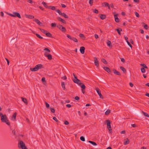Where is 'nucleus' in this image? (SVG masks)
I'll use <instances>...</instances> for the list:
<instances>
[{
  "mask_svg": "<svg viewBox=\"0 0 149 149\" xmlns=\"http://www.w3.org/2000/svg\"><path fill=\"white\" fill-rule=\"evenodd\" d=\"M73 75L74 78V79L73 80V82L79 85L81 88L85 89V85L83 83L81 82V81L77 78V76H75L74 73L73 74Z\"/></svg>",
  "mask_w": 149,
  "mask_h": 149,
  "instance_id": "f257e3e1",
  "label": "nucleus"
},
{
  "mask_svg": "<svg viewBox=\"0 0 149 149\" xmlns=\"http://www.w3.org/2000/svg\"><path fill=\"white\" fill-rule=\"evenodd\" d=\"M0 115L1 117V120L2 122L6 123L9 126H10V123L9 120L7 118V116L6 115H3V114L0 113Z\"/></svg>",
  "mask_w": 149,
  "mask_h": 149,
  "instance_id": "f03ea898",
  "label": "nucleus"
},
{
  "mask_svg": "<svg viewBox=\"0 0 149 149\" xmlns=\"http://www.w3.org/2000/svg\"><path fill=\"white\" fill-rule=\"evenodd\" d=\"M43 65L41 64H39L35 66L34 68H30V70L32 72H35L43 68Z\"/></svg>",
  "mask_w": 149,
  "mask_h": 149,
  "instance_id": "7ed1b4c3",
  "label": "nucleus"
},
{
  "mask_svg": "<svg viewBox=\"0 0 149 149\" xmlns=\"http://www.w3.org/2000/svg\"><path fill=\"white\" fill-rule=\"evenodd\" d=\"M18 147L22 149H25L27 147L26 146L25 144L22 141H19L18 143Z\"/></svg>",
  "mask_w": 149,
  "mask_h": 149,
  "instance_id": "20e7f679",
  "label": "nucleus"
},
{
  "mask_svg": "<svg viewBox=\"0 0 149 149\" xmlns=\"http://www.w3.org/2000/svg\"><path fill=\"white\" fill-rule=\"evenodd\" d=\"M8 15L13 17H17L19 18H21V16L19 13L18 12H14L13 14L9 13Z\"/></svg>",
  "mask_w": 149,
  "mask_h": 149,
  "instance_id": "39448f33",
  "label": "nucleus"
},
{
  "mask_svg": "<svg viewBox=\"0 0 149 149\" xmlns=\"http://www.w3.org/2000/svg\"><path fill=\"white\" fill-rule=\"evenodd\" d=\"M56 26L60 31L63 32H65L66 31V29L65 28L61 25L59 24L57 25Z\"/></svg>",
  "mask_w": 149,
  "mask_h": 149,
  "instance_id": "423d86ee",
  "label": "nucleus"
},
{
  "mask_svg": "<svg viewBox=\"0 0 149 149\" xmlns=\"http://www.w3.org/2000/svg\"><path fill=\"white\" fill-rule=\"evenodd\" d=\"M67 36L68 38H69L70 39V40H73L75 42H78V41L77 40L76 38H74V37H71L69 35H68V34L67 35Z\"/></svg>",
  "mask_w": 149,
  "mask_h": 149,
  "instance_id": "0eeeda50",
  "label": "nucleus"
},
{
  "mask_svg": "<svg viewBox=\"0 0 149 149\" xmlns=\"http://www.w3.org/2000/svg\"><path fill=\"white\" fill-rule=\"evenodd\" d=\"M96 91H97V93L99 95L100 97V98H103L102 95L101 93V91H100V89L98 88H97L96 89Z\"/></svg>",
  "mask_w": 149,
  "mask_h": 149,
  "instance_id": "6e6552de",
  "label": "nucleus"
},
{
  "mask_svg": "<svg viewBox=\"0 0 149 149\" xmlns=\"http://www.w3.org/2000/svg\"><path fill=\"white\" fill-rule=\"evenodd\" d=\"M44 51H45V53L44 54L45 56V53H47V54H49V53L51 52L50 50L47 48H45V49H44Z\"/></svg>",
  "mask_w": 149,
  "mask_h": 149,
  "instance_id": "1a4fd4ad",
  "label": "nucleus"
},
{
  "mask_svg": "<svg viewBox=\"0 0 149 149\" xmlns=\"http://www.w3.org/2000/svg\"><path fill=\"white\" fill-rule=\"evenodd\" d=\"M94 61L95 65L97 67H98L99 66V62L97 58L96 57H94Z\"/></svg>",
  "mask_w": 149,
  "mask_h": 149,
  "instance_id": "9d476101",
  "label": "nucleus"
},
{
  "mask_svg": "<svg viewBox=\"0 0 149 149\" xmlns=\"http://www.w3.org/2000/svg\"><path fill=\"white\" fill-rule=\"evenodd\" d=\"M45 56L47 57L48 59L49 60H51L52 59V56L50 54H47V53H45Z\"/></svg>",
  "mask_w": 149,
  "mask_h": 149,
  "instance_id": "9b49d317",
  "label": "nucleus"
},
{
  "mask_svg": "<svg viewBox=\"0 0 149 149\" xmlns=\"http://www.w3.org/2000/svg\"><path fill=\"white\" fill-rule=\"evenodd\" d=\"M85 48L84 47H81L80 48V51L82 54H84L85 52Z\"/></svg>",
  "mask_w": 149,
  "mask_h": 149,
  "instance_id": "f8f14e48",
  "label": "nucleus"
},
{
  "mask_svg": "<svg viewBox=\"0 0 149 149\" xmlns=\"http://www.w3.org/2000/svg\"><path fill=\"white\" fill-rule=\"evenodd\" d=\"M103 69L105 71H107V72H108L109 73L111 72V70L110 69V68H108V67H104L103 68Z\"/></svg>",
  "mask_w": 149,
  "mask_h": 149,
  "instance_id": "ddd939ff",
  "label": "nucleus"
},
{
  "mask_svg": "<svg viewBox=\"0 0 149 149\" xmlns=\"http://www.w3.org/2000/svg\"><path fill=\"white\" fill-rule=\"evenodd\" d=\"M118 14L114 15V17L115 19V21L116 22H119V19L118 17Z\"/></svg>",
  "mask_w": 149,
  "mask_h": 149,
  "instance_id": "4468645a",
  "label": "nucleus"
},
{
  "mask_svg": "<svg viewBox=\"0 0 149 149\" xmlns=\"http://www.w3.org/2000/svg\"><path fill=\"white\" fill-rule=\"evenodd\" d=\"M17 114V113L16 112H15L14 113L11 118V120H15Z\"/></svg>",
  "mask_w": 149,
  "mask_h": 149,
  "instance_id": "2eb2a0df",
  "label": "nucleus"
},
{
  "mask_svg": "<svg viewBox=\"0 0 149 149\" xmlns=\"http://www.w3.org/2000/svg\"><path fill=\"white\" fill-rule=\"evenodd\" d=\"M57 19L58 21L62 22L63 23L65 24L66 23L65 21L64 20L60 17H58Z\"/></svg>",
  "mask_w": 149,
  "mask_h": 149,
  "instance_id": "dca6fc26",
  "label": "nucleus"
},
{
  "mask_svg": "<svg viewBox=\"0 0 149 149\" xmlns=\"http://www.w3.org/2000/svg\"><path fill=\"white\" fill-rule=\"evenodd\" d=\"M113 71L114 74L119 76H120L121 75V74H120V72H119L117 71L116 70L113 69Z\"/></svg>",
  "mask_w": 149,
  "mask_h": 149,
  "instance_id": "f3484780",
  "label": "nucleus"
},
{
  "mask_svg": "<svg viewBox=\"0 0 149 149\" xmlns=\"http://www.w3.org/2000/svg\"><path fill=\"white\" fill-rule=\"evenodd\" d=\"M35 22H36L37 24L40 25H41L42 24V23L38 19H36L34 20Z\"/></svg>",
  "mask_w": 149,
  "mask_h": 149,
  "instance_id": "a211bd4d",
  "label": "nucleus"
},
{
  "mask_svg": "<svg viewBox=\"0 0 149 149\" xmlns=\"http://www.w3.org/2000/svg\"><path fill=\"white\" fill-rule=\"evenodd\" d=\"M25 16L27 18H29L30 19H32L34 18V17L33 16L31 15H26Z\"/></svg>",
  "mask_w": 149,
  "mask_h": 149,
  "instance_id": "6ab92c4d",
  "label": "nucleus"
},
{
  "mask_svg": "<svg viewBox=\"0 0 149 149\" xmlns=\"http://www.w3.org/2000/svg\"><path fill=\"white\" fill-rule=\"evenodd\" d=\"M115 31H117L118 34L119 35H121V33L120 32V31H122V29L121 28H119L117 29H116Z\"/></svg>",
  "mask_w": 149,
  "mask_h": 149,
  "instance_id": "aec40b11",
  "label": "nucleus"
},
{
  "mask_svg": "<svg viewBox=\"0 0 149 149\" xmlns=\"http://www.w3.org/2000/svg\"><path fill=\"white\" fill-rule=\"evenodd\" d=\"M45 35L47 36L51 37V38H52V34L50 33L49 32H48V31L47 32V33H45Z\"/></svg>",
  "mask_w": 149,
  "mask_h": 149,
  "instance_id": "412c9836",
  "label": "nucleus"
},
{
  "mask_svg": "<svg viewBox=\"0 0 149 149\" xmlns=\"http://www.w3.org/2000/svg\"><path fill=\"white\" fill-rule=\"evenodd\" d=\"M22 101L25 103L26 104H27L28 102H27V99L26 98L22 97Z\"/></svg>",
  "mask_w": 149,
  "mask_h": 149,
  "instance_id": "4be33fe9",
  "label": "nucleus"
},
{
  "mask_svg": "<svg viewBox=\"0 0 149 149\" xmlns=\"http://www.w3.org/2000/svg\"><path fill=\"white\" fill-rule=\"evenodd\" d=\"M39 29L43 33L45 34V33H46L48 32L46 30H45L44 29H42L41 28H39Z\"/></svg>",
  "mask_w": 149,
  "mask_h": 149,
  "instance_id": "5701e85b",
  "label": "nucleus"
},
{
  "mask_svg": "<svg viewBox=\"0 0 149 149\" xmlns=\"http://www.w3.org/2000/svg\"><path fill=\"white\" fill-rule=\"evenodd\" d=\"M102 6L106 7L109 6V4L107 2H104L102 3Z\"/></svg>",
  "mask_w": 149,
  "mask_h": 149,
  "instance_id": "b1692460",
  "label": "nucleus"
},
{
  "mask_svg": "<svg viewBox=\"0 0 149 149\" xmlns=\"http://www.w3.org/2000/svg\"><path fill=\"white\" fill-rule=\"evenodd\" d=\"M107 46L109 47H112L111 43V42L110 40H108L107 42Z\"/></svg>",
  "mask_w": 149,
  "mask_h": 149,
  "instance_id": "393cba45",
  "label": "nucleus"
},
{
  "mask_svg": "<svg viewBox=\"0 0 149 149\" xmlns=\"http://www.w3.org/2000/svg\"><path fill=\"white\" fill-rule=\"evenodd\" d=\"M120 68L124 73L126 72V70L122 66H120Z\"/></svg>",
  "mask_w": 149,
  "mask_h": 149,
  "instance_id": "a878e982",
  "label": "nucleus"
},
{
  "mask_svg": "<svg viewBox=\"0 0 149 149\" xmlns=\"http://www.w3.org/2000/svg\"><path fill=\"white\" fill-rule=\"evenodd\" d=\"M106 15H105L101 14L100 16V18L102 19H104L106 18Z\"/></svg>",
  "mask_w": 149,
  "mask_h": 149,
  "instance_id": "bb28decb",
  "label": "nucleus"
},
{
  "mask_svg": "<svg viewBox=\"0 0 149 149\" xmlns=\"http://www.w3.org/2000/svg\"><path fill=\"white\" fill-rule=\"evenodd\" d=\"M88 142L89 143H91V144L92 145H93V146H95L97 145V144H96V143L94 141H88Z\"/></svg>",
  "mask_w": 149,
  "mask_h": 149,
  "instance_id": "cd10ccee",
  "label": "nucleus"
},
{
  "mask_svg": "<svg viewBox=\"0 0 149 149\" xmlns=\"http://www.w3.org/2000/svg\"><path fill=\"white\" fill-rule=\"evenodd\" d=\"M130 143V141L128 139H127V141H125L124 142V144L125 145H127V144H129Z\"/></svg>",
  "mask_w": 149,
  "mask_h": 149,
  "instance_id": "c85d7f7f",
  "label": "nucleus"
},
{
  "mask_svg": "<svg viewBox=\"0 0 149 149\" xmlns=\"http://www.w3.org/2000/svg\"><path fill=\"white\" fill-rule=\"evenodd\" d=\"M106 121L107 123V126L108 127V126L111 125V122L110 120H106Z\"/></svg>",
  "mask_w": 149,
  "mask_h": 149,
  "instance_id": "c756f323",
  "label": "nucleus"
},
{
  "mask_svg": "<svg viewBox=\"0 0 149 149\" xmlns=\"http://www.w3.org/2000/svg\"><path fill=\"white\" fill-rule=\"evenodd\" d=\"M61 86H62V87L63 89L64 90H65V83H64V82H63L61 83Z\"/></svg>",
  "mask_w": 149,
  "mask_h": 149,
  "instance_id": "7c9ffc66",
  "label": "nucleus"
},
{
  "mask_svg": "<svg viewBox=\"0 0 149 149\" xmlns=\"http://www.w3.org/2000/svg\"><path fill=\"white\" fill-rule=\"evenodd\" d=\"M101 61L103 63L105 64H107V61L104 58H102L101 59Z\"/></svg>",
  "mask_w": 149,
  "mask_h": 149,
  "instance_id": "2f4dec72",
  "label": "nucleus"
},
{
  "mask_svg": "<svg viewBox=\"0 0 149 149\" xmlns=\"http://www.w3.org/2000/svg\"><path fill=\"white\" fill-rule=\"evenodd\" d=\"M61 16L64 17L65 18H68V17L67 15L65 14L64 13H63L61 15Z\"/></svg>",
  "mask_w": 149,
  "mask_h": 149,
  "instance_id": "473e14b6",
  "label": "nucleus"
},
{
  "mask_svg": "<svg viewBox=\"0 0 149 149\" xmlns=\"http://www.w3.org/2000/svg\"><path fill=\"white\" fill-rule=\"evenodd\" d=\"M110 112V110L109 109H108L105 113V115H108Z\"/></svg>",
  "mask_w": 149,
  "mask_h": 149,
  "instance_id": "72a5a7b5",
  "label": "nucleus"
},
{
  "mask_svg": "<svg viewBox=\"0 0 149 149\" xmlns=\"http://www.w3.org/2000/svg\"><path fill=\"white\" fill-rule=\"evenodd\" d=\"M142 113H143V115L145 116H146L147 117H149V115L148 113H147L143 111H142Z\"/></svg>",
  "mask_w": 149,
  "mask_h": 149,
  "instance_id": "f704fd0d",
  "label": "nucleus"
},
{
  "mask_svg": "<svg viewBox=\"0 0 149 149\" xmlns=\"http://www.w3.org/2000/svg\"><path fill=\"white\" fill-rule=\"evenodd\" d=\"M93 0H89V3L91 6L93 5Z\"/></svg>",
  "mask_w": 149,
  "mask_h": 149,
  "instance_id": "c9c22d12",
  "label": "nucleus"
},
{
  "mask_svg": "<svg viewBox=\"0 0 149 149\" xmlns=\"http://www.w3.org/2000/svg\"><path fill=\"white\" fill-rule=\"evenodd\" d=\"M35 34L40 39H43L42 37H41L40 35L38 33H36Z\"/></svg>",
  "mask_w": 149,
  "mask_h": 149,
  "instance_id": "e433bc0d",
  "label": "nucleus"
},
{
  "mask_svg": "<svg viewBox=\"0 0 149 149\" xmlns=\"http://www.w3.org/2000/svg\"><path fill=\"white\" fill-rule=\"evenodd\" d=\"M42 3L46 8H47L48 6L46 3L43 1L42 2Z\"/></svg>",
  "mask_w": 149,
  "mask_h": 149,
  "instance_id": "4c0bfd02",
  "label": "nucleus"
},
{
  "mask_svg": "<svg viewBox=\"0 0 149 149\" xmlns=\"http://www.w3.org/2000/svg\"><path fill=\"white\" fill-rule=\"evenodd\" d=\"M140 65H141V66H143V68H148V67H147V66L144 64H143V63L141 64Z\"/></svg>",
  "mask_w": 149,
  "mask_h": 149,
  "instance_id": "58836bf2",
  "label": "nucleus"
},
{
  "mask_svg": "<svg viewBox=\"0 0 149 149\" xmlns=\"http://www.w3.org/2000/svg\"><path fill=\"white\" fill-rule=\"evenodd\" d=\"M79 36L81 38H85V37L84 35L83 34H82V33L79 34Z\"/></svg>",
  "mask_w": 149,
  "mask_h": 149,
  "instance_id": "ea45409f",
  "label": "nucleus"
},
{
  "mask_svg": "<svg viewBox=\"0 0 149 149\" xmlns=\"http://www.w3.org/2000/svg\"><path fill=\"white\" fill-rule=\"evenodd\" d=\"M107 128L109 130L110 132V133L111 132L112 129H111V125L108 126V127L107 126Z\"/></svg>",
  "mask_w": 149,
  "mask_h": 149,
  "instance_id": "a19ab883",
  "label": "nucleus"
},
{
  "mask_svg": "<svg viewBox=\"0 0 149 149\" xmlns=\"http://www.w3.org/2000/svg\"><path fill=\"white\" fill-rule=\"evenodd\" d=\"M141 72L143 73H144L145 72V68H142L141 69Z\"/></svg>",
  "mask_w": 149,
  "mask_h": 149,
  "instance_id": "79ce46f5",
  "label": "nucleus"
},
{
  "mask_svg": "<svg viewBox=\"0 0 149 149\" xmlns=\"http://www.w3.org/2000/svg\"><path fill=\"white\" fill-rule=\"evenodd\" d=\"M56 11L60 15H61L63 13H62L61 11L59 10H56Z\"/></svg>",
  "mask_w": 149,
  "mask_h": 149,
  "instance_id": "37998d69",
  "label": "nucleus"
},
{
  "mask_svg": "<svg viewBox=\"0 0 149 149\" xmlns=\"http://www.w3.org/2000/svg\"><path fill=\"white\" fill-rule=\"evenodd\" d=\"M51 26L52 27H54L56 26V24L55 23H52Z\"/></svg>",
  "mask_w": 149,
  "mask_h": 149,
  "instance_id": "c03bdc74",
  "label": "nucleus"
},
{
  "mask_svg": "<svg viewBox=\"0 0 149 149\" xmlns=\"http://www.w3.org/2000/svg\"><path fill=\"white\" fill-rule=\"evenodd\" d=\"M80 139L83 141H85V138L83 136H81L80 138Z\"/></svg>",
  "mask_w": 149,
  "mask_h": 149,
  "instance_id": "a18cd8bd",
  "label": "nucleus"
},
{
  "mask_svg": "<svg viewBox=\"0 0 149 149\" xmlns=\"http://www.w3.org/2000/svg\"><path fill=\"white\" fill-rule=\"evenodd\" d=\"M93 12L97 14L98 13V11L96 9H95L93 10Z\"/></svg>",
  "mask_w": 149,
  "mask_h": 149,
  "instance_id": "49530a36",
  "label": "nucleus"
},
{
  "mask_svg": "<svg viewBox=\"0 0 149 149\" xmlns=\"http://www.w3.org/2000/svg\"><path fill=\"white\" fill-rule=\"evenodd\" d=\"M50 109L52 113H54L55 112V109L54 108H50Z\"/></svg>",
  "mask_w": 149,
  "mask_h": 149,
  "instance_id": "de8ad7c7",
  "label": "nucleus"
},
{
  "mask_svg": "<svg viewBox=\"0 0 149 149\" xmlns=\"http://www.w3.org/2000/svg\"><path fill=\"white\" fill-rule=\"evenodd\" d=\"M127 43V44L128 45L131 47V48H132V45L130 44V42L128 41H127V42H126Z\"/></svg>",
  "mask_w": 149,
  "mask_h": 149,
  "instance_id": "09e8293b",
  "label": "nucleus"
},
{
  "mask_svg": "<svg viewBox=\"0 0 149 149\" xmlns=\"http://www.w3.org/2000/svg\"><path fill=\"white\" fill-rule=\"evenodd\" d=\"M53 119L55 120L56 122H58V120L55 117H54L53 118Z\"/></svg>",
  "mask_w": 149,
  "mask_h": 149,
  "instance_id": "8fccbe9b",
  "label": "nucleus"
},
{
  "mask_svg": "<svg viewBox=\"0 0 149 149\" xmlns=\"http://www.w3.org/2000/svg\"><path fill=\"white\" fill-rule=\"evenodd\" d=\"M135 14L137 17H139V14L137 12H135Z\"/></svg>",
  "mask_w": 149,
  "mask_h": 149,
  "instance_id": "3c124183",
  "label": "nucleus"
},
{
  "mask_svg": "<svg viewBox=\"0 0 149 149\" xmlns=\"http://www.w3.org/2000/svg\"><path fill=\"white\" fill-rule=\"evenodd\" d=\"M46 106L47 108H49V104L47 102H45Z\"/></svg>",
  "mask_w": 149,
  "mask_h": 149,
  "instance_id": "603ef678",
  "label": "nucleus"
},
{
  "mask_svg": "<svg viewBox=\"0 0 149 149\" xmlns=\"http://www.w3.org/2000/svg\"><path fill=\"white\" fill-rule=\"evenodd\" d=\"M74 99L75 100H78L79 99V97L78 96H76L75 97Z\"/></svg>",
  "mask_w": 149,
  "mask_h": 149,
  "instance_id": "864d4df0",
  "label": "nucleus"
},
{
  "mask_svg": "<svg viewBox=\"0 0 149 149\" xmlns=\"http://www.w3.org/2000/svg\"><path fill=\"white\" fill-rule=\"evenodd\" d=\"M42 81L43 82H46L45 79V77H43L42 79Z\"/></svg>",
  "mask_w": 149,
  "mask_h": 149,
  "instance_id": "5fc2aeb1",
  "label": "nucleus"
},
{
  "mask_svg": "<svg viewBox=\"0 0 149 149\" xmlns=\"http://www.w3.org/2000/svg\"><path fill=\"white\" fill-rule=\"evenodd\" d=\"M69 122L67 121H65V122H64V124L65 125H68V124H69Z\"/></svg>",
  "mask_w": 149,
  "mask_h": 149,
  "instance_id": "6e6d98bb",
  "label": "nucleus"
},
{
  "mask_svg": "<svg viewBox=\"0 0 149 149\" xmlns=\"http://www.w3.org/2000/svg\"><path fill=\"white\" fill-rule=\"evenodd\" d=\"M144 28L146 29H148V26L147 25L145 24L144 26Z\"/></svg>",
  "mask_w": 149,
  "mask_h": 149,
  "instance_id": "4d7b16f0",
  "label": "nucleus"
},
{
  "mask_svg": "<svg viewBox=\"0 0 149 149\" xmlns=\"http://www.w3.org/2000/svg\"><path fill=\"white\" fill-rule=\"evenodd\" d=\"M27 2L31 3H33V1L32 0H28Z\"/></svg>",
  "mask_w": 149,
  "mask_h": 149,
  "instance_id": "13d9d810",
  "label": "nucleus"
},
{
  "mask_svg": "<svg viewBox=\"0 0 149 149\" xmlns=\"http://www.w3.org/2000/svg\"><path fill=\"white\" fill-rule=\"evenodd\" d=\"M56 8L55 6H52L51 9L53 10H55Z\"/></svg>",
  "mask_w": 149,
  "mask_h": 149,
  "instance_id": "bf43d9fd",
  "label": "nucleus"
},
{
  "mask_svg": "<svg viewBox=\"0 0 149 149\" xmlns=\"http://www.w3.org/2000/svg\"><path fill=\"white\" fill-rule=\"evenodd\" d=\"M121 61L123 63H124L125 62V60L123 58H121Z\"/></svg>",
  "mask_w": 149,
  "mask_h": 149,
  "instance_id": "052dcab7",
  "label": "nucleus"
},
{
  "mask_svg": "<svg viewBox=\"0 0 149 149\" xmlns=\"http://www.w3.org/2000/svg\"><path fill=\"white\" fill-rule=\"evenodd\" d=\"M66 106L68 108H70L71 107V106L70 104H67L66 105Z\"/></svg>",
  "mask_w": 149,
  "mask_h": 149,
  "instance_id": "680f3d73",
  "label": "nucleus"
},
{
  "mask_svg": "<svg viewBox=\"0 0 149 149\" xmlns=\"http://www.w3.org/2000/svg\"><path fill=\"white\" fill-rule=\"evenodd\" d=\"M85 89H83V88H82V89L81 90L82 91V93H83V94H84L85 93Z\"/></svg>",
  "mask_w": 149,
  "mask_h": 149,
  "instance_id": "e2e57ef3",
  "label": "nucleus"
},
{
  "mask_svg": "<svg viewBox=\"0 0 149 149\" xmlns=\"http://www.w3.org/2000/svg\"><path fill=\"white\" fill-rule=\"evenodd\" d=\"M62 78L64 80H65L67 79V77L65 76H64Z\"/></svg>",
  "mask_w": 149,
  "mask_h": 149,
  "instance_id": "0e129e2a",
  "label": "nucleus"
},
{
  "mask_svg": "<svg viewBox=\"0 0 149 149\" xmlns=\"http://www.w3.org/2000/svg\"><path fill=\"white\" fill-rule=\"evenodd\" d=\"M129 84L130 86L131 87H133L134 85L131 82H130L129 83Z\"/></svg>",
  "mask_w": 149,
  "mask_h": 149,
  "instance_id": "69168bd1",
  "label": "nucleus"
},
{
  "mask_svg": "<svg viewBox=\"0 0 149 149\" xmlns=\"http://www.w3.org/2000/svg\"><path fill=\"white\" fill-rule=\"evenodd\" d=\"M95 38L97 39L98 38V36L97 34H95Z\"/></svg>",
  "mask_w": 149,
  "mask_h": 149,
  "instance_id": "338daca9",
  "label": "nucleus"
},
{
  "mask_svg": "<svg viewBox=\"0 0 149 149\" xmlns=\"http://www.w3.org/2000/svg\"><path fill=\"white\" fill-rule=\"evenodd\" d=\"M12 133H13L15 135H16V132L15 130H13Z\"/></svg>",
  "mask_w": 149,
  "mask_h": 149,
  "instance_id": "774afa93",
  "label": "nucleus"
}]
</instances>
